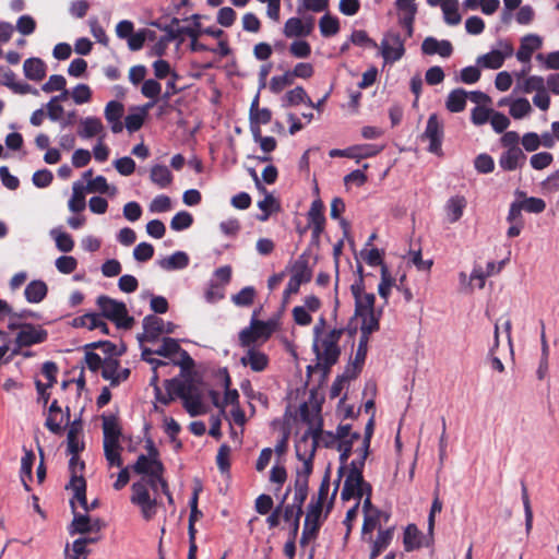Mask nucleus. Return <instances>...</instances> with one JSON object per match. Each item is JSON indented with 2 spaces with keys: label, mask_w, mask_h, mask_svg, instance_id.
I'll list each match as a JSON object with an SVG mask.
<instances>
[{
  "label": "nucleus",
  "mask_w": 559,
  "mask_h": 559,
  "mask_svg": "<svg viewBox=\"0 0 559 559\" xmlns=\"http://www.w3.org/2000/svg\"><path fill=\"white\" fill-rule=\"evenodd\" d=\"M321 308L320 299L310 295L305 297L304 305L297 306L292 310L294 322L300 326H308L312 323V313L319 311Z\"/></svg>",
  "instance_id": "nucleus-13"
},
{
  "label": "nucleus",
  "mask_w": 559,
  "mask_h": 559,
  "mask_svg": "<svg viewBox=\"0 0 559 559\" xmlns=\"http://www.w3.org/2000/svg\"><path fill=\"white\" fill-rule=\"evenodd\" d=\"M104 133V126L97 117H86L80 120L78 134L87 140Z\"/></svg>",
  "instance_id": "nucleus-30"
},
{
  "label": "nucleus",
  "mask_w": 559,
  "mask_h": 559,
  "mask_svg": "<svg viewBox=\"0 0 559 559\" xmlns=\"http://www.w3.org/2000/svg\"><path fill=\"white\" fill-rule=\"evenodd\" d=\"M76 499L73 497L71 499V507L73 510V521L69 527V533L71 535L74 534H87L92 532H98L102 528V522L99 519H91L86 514H80L75 511V501Z\"/></svg>",
  "instance_id": "nucleus-15"
},
{
  "label": "nucleus",
  "mask_w": 559,
  "mask_h": 559,
  "mask_svg": "<svg viewBox=\"0 0 559 559\" xmlns=\"http://www.w3.org/2000/svg\"><path fill=\"white\" fill-rule=\"evenodd\" d=\"M525 154L520 147L508 148L499 158V165L502 169L512 171L524 165Z\"/></svg>",
  "instance_id": "nucleus-26"
},
{
  "label": "nucleus",
  "mask_w": 559,
  "mask_h": 559,
  "mask_svg": "<svg viewBox=\"0 0 559 559\" xmlns=\"http://www.w3.org/2000/svg\"><path fill=\"white\" fill-rule=\"evenodd\" d=\"M185 352L180 348L177 340L171 337H165L163 338V344L155 349V355L164 356V357H171L173 355L178 354V359H173V364L175 365V361H178L181 359V353Z\"/></svg>",
  "instance_id": "nucleus-43"
},
{
  "label": "nucleus",
  "mask_w": 559,
  "mask_h": 559,
  "mask_svg": "<svg viewBox=\"0 0 559 559\" xmlns=\"http://www.w3.org/2000/svg\"><path fill=\"white\" fill-rule=\"evenodd\" d=\"M421 50L428 56L437 53L443 58H448L451 56L453 47L449 40H438L433 37H426L421 44Z\"/></svg>",
  "instance_id": "nucleus-27"
},
{
  "label": "nucleus",
  "mask_w": 559,
  "mask_h": 559,
  "mask_svg": "<svg viewBox=\"0 0 559 559\" xmlns=\"http://www.w3.org/2000/svg\"><path fill=\"white\" fill-rule=\"evenodd\" d=\"M193 223L192 215L186 211L178 212L170 221V228L180 231L189 228Z\"/></svg>",
  "instance_id": "nucleus-62"
},
{
  "label": "nucleus",
  "mask_w": 559,
  "mask_h": 559,
  "mask_svg": "<svg viewBox=\"0 0 559 559\" xmlns=\"http://www.w3.org/2000/svg\"><path fill=\"white\" fill-rule=\"evenodd\" d=\"M189 264V257L183 251H176L169 257L158 261V265L165 271L182 270Z\"/></svg>",
  "instance_id": "nucleus-35"
},
{
  "label": "nucleus",
  "mask_w": 559,
  "mask_h": 559,
  "mask_svg": "<svg viewBox=\"0 0 559 559\" xmlns=\"http://www.w3.org/2000/svg\"><path fill=\"white\" fill-rule=\"evenodd\" d=\"M468 97V94L462 90L456 88L453 90L445 102V107L451 112H461L464 110L466 105V98Z\"/></svg>",
  "instance_id": "nucleus-40"
},
{
  "label": "nucleus",
  "mask_w": 559,
  "mask_h": 559,
  "mask_svg": "<svg viewBox=\"0 0 559 559\" xmlns=\"http://www.w3.org/2000/svg\"><path fill=\"white\" fill-rule=\"evenodd\" d=\"M55 265L60 273L71 274L75 271L78 261L72 255H61L56 260Z\"/></svg>",
  "instance_id": "nucleus-64"
},
{
  "label": "nucleus",
  "mask_w": 559,
  "mask_h": 559,
  "mask_svg": "<svg viewBox=\"0 0 559 559\" xmlns=\"http://www.w3.org/2000/svg\"><path fill=\"white\" fill-rule=\"evenodd\" d=\"M123 112L124 107L120 102L110 100L105 106L104 115L114 133H120L123 130V123L121 121Z\"/></svg>",
  "instance_id": "nucleus-24"
},
{
  "label": "nucleus",
  "mask_w": 559,
  "mask_h": 559,
  "mask_svg": "<svg viewBox=\"0 0 559 559\" xmlns=\"http://www.w3.org/2000/svg\"><path fill=\"white\" fill-rule=\"evenodd\" d=\"M48 294V286L41 280L31 281L25 289L24 297L29 304H39L41 302Z\"/></svg>",
  "instance_id": "nucleus-31"
},
{
  "label": "nucleus",
  "mask_w": 559,
  "mask_h": 559,
  "mask_svg": "<svg viewBox=\"0 0 559 559\" xmlns=\"http://www.w3.org/2000/svg\"><path fill=\"white\" fill-rule=\"evenodd\" d=\"M309 226L313 238H319L324 230L325 217L323 215V204L321 201H313L308 212Z\"/></svg>",
  "instance_id": "nucleus-28"
},
{
  "label": "nucleus",
  "mask_w": 559,
  "mask_h": 559,
  "mask_svg": "<svg viewBox=\"0 0 559 559\" xmlns=\"http://www.w3.org/2000/svg\"><path fill=\"white\" fill-rule=\"evenodd\" d=\"M314 28V20L312 16L306 19L290 17L283 28V33L287 38H301L309 36Z\"/></svg>",
  "instance_id": "nucleus-17"
},
{
  "label": "nucleus",
  "mask_w": 559,
  "mask_h": 559,
  "mask_svg": "<svg viewBox=\"0 0 559 559\" xmlns=\"http://www.w3.org/2000/svg\"><path fill=\"white\" fill-rule=\"evenodd\" d=\"M102 314L99 313H85L73 320V326L86 328L87 330H96L102 321Z\"/></svg>",
  "instance_id": "nucleus-54"
},
{
  "label": "nucleus",
  "mask_w": 559,
  "mask_h": 559,
  "mask_svg": "<svg viewBox=\"0 0 559 559\" xmlns=\"http://www.w3.org/2000/svg\"><path fill=\"white\" fill-rule=\"evenodd\" d=\"M69 468L72 473L70 487L74 492V498L81 507L86 509V483L82 475H79L84 469V462L79 460L78 454H71Z\"/></svg>",
  "instance_id": "nucleus-8"
},
{
  "label": "nucleus",
  "mask_w": 559,
  "mask_h": 559,
  "mask_svg": "<svg viewBox=\"0 0 559 559\" xmlns=\"http://www.w3.org/2000/svg\"><path fill=\"white\" fill-rule=\"evenodd\" d=\"M394 285V280L391 276V274L388 271V267L385 265H382L381 267V282L378 286V293L381 298H383L385 301L390 295V290L392 286Z\"/></svg>",
  "instance_id": "nucleus-60"
},
{
  "label": "nucleus",
  "mask_w": 559,
  "mask_h": 559,
  "mask_svg": "<svg viewBox=\"0 0 559 559\" xmlns=\"http://www.w3.org/2000/svg\"><path fill=\"white\" fill-rule=\"evenodd\" d=\"M380 47L384 61L390 63L400 60L405 52L401 35L394 32H389L384 35Z\"/></svg>",
  "instance_id": "nucleus-10"
},
{
  "label": "nucleus",
  "mask_w": 559,
  "mask_h": 559,
  "mask_svg": "<svg viewBox=\"0 0 559 559\" xmlns=\"http://www.w3.org/2000/svg\"><path fill=\"white\" fill-rule=\"evenodd\" d=\"M82 431V424L80 420H74L71 423L67 441H68V452L70 454H79V452L83 451L84 442L80 440L79 435Z\"/></svg>",
  "instance_id": "nucleus-36"
},
{
  "label": "nucleus",
  "mask_w": 559,
  "mask_h": 559,
  "mask_svg": "<svg viewBox=\"0 0 559 559\" xmlns=\"http://www.w3.org/2000/svg\"><path fill=\"white\" fill-rule=\"evenodd\" d=\"M326 320L320 317L313 326V352L318 365L330 368L340 358L341 347L338 342L344 333L343 328L325 329Z\"/></svg>",
  "instance_id": "nucleus-2"
},
{
  "label": "nucleus",
  "mask_w": 559,
  "mask_h": 559,
  "mask_svg": "<svg viewBox=\"0 0 559 559\" xmlns=\"http://www.w3.org/2000/svg\"><path fill=\"white\" fill-rule=\"evenodd\" d=\"M360 439V433L352 431L350 425L338 426V442L336 450L340 452V461L342 465L347 464L354 443Z\"/></svg>",
  "instance_id": "nucleus-16"
},
{
  "label": "nucleus",
  "mask_w": 559,
  "mask_h": 559,
  "mask_svg": "<svg viewBox=\"0 0 559 559\" xmlns=\"http://www.w3.org/2000/svg\"><path fill=\"white\" fill-rule=\"evenodd\" d=\"M532 112V106L526 98H516L510 103V115L514 119H522Z\"/></svg>",
  "instance_id": "nucleus-53"
},
{
  "label": "nucleus",
  "mask_w": 559,
  "mask_h": 559,
  "mask_svg": "<svg viewBox=\"0 0 559 559\" xmlns=\"http://www.w3.org/2000/svg\"><path fill=\"white\" fill-rule=\"evenodd\" d=\"M441 9L448 24L456 25L461 22V14L459 13L456 0L442 1Z\"/></svg>",
  "instance_id": "nucleus-50"
},
{
  "label": "nucleus",
  "mask_w": 559,
  "mask_h": 559,
  "mask_svg": "<svg viewBox=\"0 0 559 559\" xmlns=\"http://www.w3.org/2000/svg\"><path fill=\"white\" fill-rule=\"evenodd\" d=\"M85 207V198L83 193V186L80 182H74L73 193L69 200V209L72 212H81Z\"/></svg>",
  "instance_id": "nucleus-55"
},
{
  "label": "nucleus",
  "mask_w": 559,
  "mask_h": 559,
  "mask_svg": "<svg viewBox=\"0 0 559 559\" xmlns=\"http://www.w3.org/2000/svg\"><path fill=\"white\" fill-rule=\"evenodd\" d=\"M176 325L173 322H165L162 318L148 314L143 319V336L139 341L156 342L162 334H171Z\"/></svg>",
  "instance_id": "nucleus-7"
},
{
  "label": "nucleus",
  "mask_w": 559,
  "mask_h": 559,
  "mask_svg": "<svg viewBox=\"0 0 559 559\" xmlns=\"http://www.w3.org/2000/svg\"><path fill=\"white\" fill-rule=\"evenodd\" d=\"M374 421L370 418L365 428V436L361 439L360 445L356 449L358 456H362L366 460L369 455L370 440L373 433Z\"/></svg>",
  "instance_id": "nucleus-56"
},
{
  "label": "nucleus",
  "mask_w": 559,
  "mask_h": 559,
  "mask_svg": "<svg viewBox=\"0 0 559 559\" xmlns=\"http://www.w3.org/2000/svg\"><path fill=\"white\" fill-rule=\"evenodd\" d=\"M527 70H522L521 73L518 74V82L515 86V92L523 94L531 93H539L544 92L547 88L546 81L543 76L539 75H531L526 76Z\"/></svg>",
  "instance_id": "nucleus-19"
},
{
  "label": "nucleus",
  "mask_w": 559,
  "mask_h": 559,
  "mask_svg": "<svg viewBox=\"0 0 559 559\" xmlns=\"http://www.w3.org/2000/svg\"><path fill=\"white\" fill-rule=\"evenodd\" d=\"M47 336V331L41 326L27 323L17 331L14 341L16 348L13 349V354H17L19 349L22 347H28L45 342Z\"/></svg>",
  "instance_id": "nucleus-9"
},
{
  "label": "nucleus",
  "mask_w": 559,
  "mask_h": 559,
  "mask_svg": "<svg viewBox=\"0 0 559 559\" xmlns=\"http://www.w3.org/2000/svg\"><path fill=\"white\" fill-rule=\"evenodd\" d=\"M50 236L53 238L59 251L68 253L73 250L74 240L69 234L62 231L60 228H52L50 230Z\"/></svg>",
  "instance_id": "nucleus-44"
},
{
  "label": "nucleus",
  "mask_w": 559,
  "mask_h": 559,
  "mask_svg": "<svg viewBox=\"0 0 559 559\" xmlns=\"http://www.w3.org/2000/svg\"><path fill=\"white\" fill-rule=\"evenodd\" d=\"M543 40L538 35L530 34L522 38L516 58L521 62H530L535 50L542 47Z\"/></svg>",
  "instance_id": "nucleus-29"
},
{
  "label": "nucleus",
  "mask_w": 559,
  "mask_h": 559,
  "mask_svg": "<svg viewBox=\"0 0 559 559\" xmlns=\"http://www.w3.org/2000/svg\"><path fill=\"white\" fill-rule=\"evenodd\" d=\"M311 427L296 442V455L298 460L313 461L318 440L316 439L314 423H310Z\"/></svg>",
  "instance_id": "nucleus-18"
},
{
  "label": "nucleus",
  "mask_w": 559,
  "mask_h": 559,
  "mask_svg": "<svg viewBox=\"0 0 559 559\" xmlns=\"http://www.w3.org/2000/svg\"><path fill=\"white\" fill-rule=\"evenodd\" d=\"M316 439L318 440V445L337 449L338 427L335 432L316 429Z\"/></svg>",
  "instance_id": "nucleus-57"
},
{
  "label": "nucleus",
  "mask_w": 559,
  "mask_h": 559,
  "mask_svg": "<svg viewBox=\"0 0 559 559\" xmlns=\"http://www.w3.org/2000/svg\"><path fill=\"white\" fill-rule=\"evenodd\" d=\"M175 365L180 367L179 376L165 381V393L159 386H156V400L168 405L179 397L191 416L204 414L206 412L204 396L207 392V384L203 380V376L195 369L194 360L188 352H182L181 359L175 361Z\"/></svg>",
  "instance_id": "nucleus-1"
},
{
  "label": "nucleus",
  "mask_w": 559,
  "mask_h": 559,
  "mask_svg": "<svg viewBox=\"0 0 559 559\" xmlns=\"http://www.w3.org/2000/svg\"><path fill=\"white\" fill-rule=\"evenodd\" d=\"M389 520V515L386 513L380 511H367L365 514V521L362 525V534L364 536L368 533H371L373 530L378 528V531L382 525V521L385 523Z\"/></svg>",
  "instance_id": "nucleus-39"
},
{
  "label": "nucleus",
  "mask_w": 559,
  "mask_h": 559,
  "mask_svg": "<svg viewBox=\"0 0 559 559\" xmlns=\"http://www.w3.org/2000/svg\"><path fill=\"white\" fill-rule=\"evenodd\" d=\"M312 276V272L308 266V261L305 258H299L294 266L292 277L296 280L298 283H308L310 282Z\"/></svg>",
  "instance_id": "nucleus-47"
},
{
  "label": "nucleus",
  "mask_w": 559,
  "mask_h": 559,
  "mask_svg": "<svg viewBox=\"0 0 559 559\" xmlns=\"http://www.w3.org/2000/svg\"><path fill=\"white\" fill-rule=\"evenodd\" d=\"M467 200L463 195H453L444 204V214L447 222L454 224L461 219L466 209Z\"/></svg>",
  "instance_id": "nucleus-25"
},
{
  "label": "nucleus",
  "mask_w": 559,
  "mask_h": 559,
  "mask_svg": "<svg viewBox=\"0 0 559 559\" xmlns=\"http://www.w3.org/2000/svg\"><path fill=\"white\" fill-rule=\"evenodd\" d=\"M23 71L28 80L39 82L46 76V64L39 58H28L24 61Z\"/></svg>",
  "instance_id": "nucleus-33"
},
{
  "label": "nucleus",
  "mask_w": 559,
  "mask_h": 559,
  "mask_svg": "<svg viewBox=\"0 0 559 559\" xmlns=\"http://www.w3.org/2000/svg\"><path fill=\"white\" fill-rule=\"evenodd\" d=\"M251 132L255 142L260 144V147L263 152L270 153L276 147V141L272 136H262L261 128L252 127Z\"/></svg>",
  "instance_id": "nucleus-61"
},
{
  "label": "nucleus",
  "mask_w": 559,
  "mask_h": 559,
  "mask_svg": "<svg viewBox=\"0 0 559 559\" xmlns=\"http://www.w3.org/2000/svg\"><path fill=\"white\" fill-rule=\"evenodd\" d=\"M394 527L380 528L377 538L372 542L370 559H376L388 548L393 539Z\"/></svg>",
  "instance_id": "nucleus-34"
},
{
  "label": "nucleus",
  "mask_w": 559,
  "mask_h": 559,
  "mask_svg": "<svg viewBox=\"0 0 559 559\" xmlns=\"http://www.w3.org/2000/svg\"><path fill=\"white\" fill-rule=\"evenodd\" d=\"M71 97L76 105L88 103L92 98V90L87 84H78L72 90Z\"/></svg>",
  "instance_id": "nucleus-63"
},
{
  "label": "nucleus",
  "mask_w": 559,
  "mask_h": 559,
  "mask_svg": "<svg viewBox=\"0 0 559 559\" xmlns=\"http://www.w3.org/2000/svg\"><path fill=\"white\" fill-rule=\"evenodd\" d=\"M319 28L323 37H331L340 32V22L337 17L326 13L320 19Z\"/></svg>",
  "instance_id": "nucleus-46"
},
{
  "label": "nucleus",
  "mask_w": 559,
  "mask_h": 559,
  "mask_svg": "<svg viewBox=\"0 0 559 559\" xmlns=\"http://www.w3.org/2000/svg\"><path fill=\"white\" fill-rule=\"evenodd\" d=\"M542 341V356L539 360V365L536 371V376L538 380H544L548 373V357H549V347L546 340L545 331H542L540 335Z\"/></svg>",
  "instance_id": "nucleus-52"
},
{
  "label": "nucleus",
  "mask_w": 559,
  "mask_h": 559,
  "mask_svg": "<svg viewBox=\"0 0 559 559\" xmlns=\"http://www.w3.org/2000/svg\"><path fill=\"white\" fill-rule=\"evenodd\" d=\"M96 305L102 317L112 321L117 328L130 329L133 325L134 319L129 316L127 306L122 301L102 295L96 299Z\"/></svg>",
  "instance_id": "nucleus-4"
},
{
  "label": "nucleus",
  "mask_w": 559,
  "mask_h": 559,
  "mask_svg": "<svg viewBox=\"0 0 559 559\" xmlns=\"http://www.w3.org/2000/svg\"><path fill=\"white\" fill-rule=\"evenodd\" d=\"M119 361L115 358L108 357L104 359V366L102 368V377L105 380L110 381V384L114 386V381L118 374L119 370Z\"/></svg>",
  "instance_id": "nucleus-59"
},
{
  "label": "nucleus",
  "mask_w": 559,
  "mask_h": 559,
  "mask_svg": "<svg viewBox=\"0 0 559 559\" xmlns=\"http://www.w3.org/2000/svg\"><path fill=\"white\" fill-rule=\"evenodd\" d=\"M96 538L80 537L70 546L67 544L64 548V559H87L86 546L96 542Z\"/></svg>",
  "instance_id": "nucleus-32"
},
{
  "label": "nucleus",
  "mask_w": 559,
  "mask_h": 559,
  "mask_svg": "<svg viewBox=\"0 0 559 559\" xmlns=\"http://www.w3.org/2000/svg\"><path fill=\"white\" fill-rule=\"evenodd\" d=\"M231 449L228 444H222L216 454V464L222 474L229 473Z\"/></svg>",
  "instance_id": "nucleus-58"
},
{
  "label": "nucleus",
  "mask_w": 559,
  "mask_h": 559,
  "mask_svg": "<svg viewBox=\"0 0 559 559\" xmlns=\"http://www.w3.org/2000/svg\"><path fill=\"white\" fill-rule=\"evenodd\" d=\"M70 420L69 408H67V414H48L45 426L52 433L59 435L62 432V425L68 424Z\"/></svg>",
  "instance_id": "nucleus-49"
},
{
  "label": "nucleus",
  "mask_w": 559,
  "mask_h": 559,
  "mask_svg": "<svg viewBox=\"0 0 559 559\" xmlns=\"http://www.w3.org/2000/svg\"><path fill=\"white\" fill-rule=\"evenodd\" d=\"M275 320L260 321L253 319L249 328L239 333V343L242 347H250L259 342H265L276 330Z\"/></svg>",
  "instance_id": "nucleus-5"
},
{
  "label": "nucleus",
  "mask_w": 559,
  "mask_h": 559,
  "mask_svg": "<svg viewBox=\"0 0 559 559\" xmlns=\"http://www.w3.org/2000/svg\"><path fill=\"white\" fill-rule=\"evenodd\" d=\"M513 47L508 41H500L499 48L479 56L476 60L477 66L486 69H499L502 67L506 58L511 57Z\"/></svg>",
  "instance_id": "nucleus-11"
},
{
  "label": "nucleus",
  "mask_w": 559,
  "mask_h": 559,
  "mask_svg": "<svg viewBox=\"0 0 559 559\" xmlns=\"http://www.w3.org/2000/svg\"><path fill=\"white\" fill-rule=\"evenodd\" d=\"M103 433H104V445L109 447H121L120 437L121 428L118 424L117 418L114 415H103Z\"/></svg>",
  "instance_id": "nucleus-21"
},
{
  "label": "nucleus",
  "mask_w": 559,
  "mask_h": 559,
  "mask_svg": "<svg viewBox=\"0 0 559 559\" xmlns=\"http://www.w3.org/2000/svg\"><path fill=\"white\" fill-rule=\"evenodd\" d=\"M271 111L266 108L260 109L258 107V98H255L251 105L250 109V121H251V128L252 127H259L261 124H266L271 120Z\"/></svg>",
  "instance_id": "nucleus-45"
},
{
  "label": "nucleus",
  "mask_w": 559,
  "mask_h": 559,
  "mask_svg": "<svg viewBox=\"0 0 559 559\" xmlns=\"http://www.w3.org/2000/svg\"><path fill=\"white\" fill-rule=\"evenodd\" d=\"M264 199L258 202V207L262 211V214L258 215L257 218L260 222H265L273 213L281 210V204L277 199L265 190Z\"/></svg>",
  "instance_id": "nucleus-38"
},
{
  "label": "nucleus",
  "mask_w": 559,
  "mask_h": 559,
  "mask_svg": "<svg viewBox=\"0 0 559 559\" xmlns=\"http://www.w3.org/2000/svg\"><path fill=\"white\" fill-rule=\"evenodd\" d=\"M366 460L358 456L353 460L348 465H341L338 468V476L345 475L344 486L341 492L343 500L360 499L365 492H371V486L364 480L362 469Z\"/></svg>",
  "instance_id": "nucleus-3"
},
{
  "label": "nucleus",
  "mask_w": 559,
  "mask_h": 559,
  "mask_svg": "<svg viewBox=\"0 0 559 559\" xmlns=\"http://www.w3.org/2000/svg\"><path fill=\"white\" fill-rule=\"evenodd\" d=\"M381 317V310L364 313L358 316L361 319V335L368 336L379 330V320Z\"/></svg>",
  "instance_id": "nucleus-41"
},
{
  "label": "nucleus",
  "mask_w": 559,
  "mask_h": 559,
  "mask_svg": "<svg viewBox=\"0 0 559 559\" xmlns=\"http://www.w3.org/2000/svg\"><path fill=\"white\" fill-rule=\"evenodd\" d=\"M131 468L134 473L144 476H157V473H164V465L160 460L145 454H140Z\"/></svg>",
  "instance_id": "nucleus-20"
},
{
  "label": "nucleus",
  "mask_w": 559,
  "mask_h": 559,
  "mask_svg": "<svg viewBox=\"0 0 559 559\" xmlns=\"http://www.w3.org/2000/svg\"><path fill=\"white\" fill-rule=\"evenodd\" d=\"M381 147L371 144L355 145L349 147L348 158L361 159L377 155Z\"/></svg>",
  "instance_id": "nucleus-51"
},
{
  "label": "nucleus",
  "mask_w": 559,
  "mask_h": 559,
  "mask_svg": "<svg viewBox=\"0 0 559 559\" xmlns=\"http://www.w3.org/2000/svg\"><path fill=\"white\" fill-rule=\"evenodd\" d=\"M432 543L429 535L425 537L415 524H409L404 531L403 544L406 551H413L423 547L429 546Z\"/></svg>",
  "instance_id": "nucleus-22"
},
{
  "label": "nucleus",
  "mask_w": 559,
  "mask_h": 559,
  "mask_svg": "<svg viewBox=\"0 0 559 559\" xmlns=\"http://www.w3.org/2000/svg\"><path fill=\"white\" fill-rule=\"evenodd\" d=\"M240 364L254 372H261L267 367L269 358L263 352L250 346L240 358Z\"/></svg>",
  "instance_id": "nucleus-23"
},
{
  "label": "nucleus",
  "mask_w": 559,
  "mask_h": 559,
  "mask_svg": "<svg viewBox=\"0 0 559 559\" xmlns=\"http://www.w3.org/2000/svg\"><path fill=\"white\" fill-rule=\"evenodd\" d=\"M35 462V454L32 450H26L24 448V455L21 459V469H20V478L25 488V490L29 491L28 481L32 480V469Z\"/></svg>",
  "instance_id": "nucleus-37"
},
{
  "label": "nucleus",
  "mask_w": 559,
  "mask_h": 559,
  "mask_svg": "<svg viewBox=\"0 0 559 559\" xmlns=\"http://www.w3.org/2000/svg\"><path fill=\"white\" fill-rule=\"evenodd\" d=\"M352 294L355 299V316L358 317L364 313L376 311L374 301L376 297L372 293H366L364 281L360 277L356 283L350 286Z\"/></svg>",
  "instance_id": "nucleus-12"
},
{
  "label": "nucleus",
  "mask_w": 559,
  "mask_h": 559,
  "mask_svg": "<svg viewBox=\"0 0 559 559\" xmlns=\"http://www.w3.org/2000/svg\"><path fill=\"white\" fill-rule=\"evenodd\" d=\"M443 138V124L436 114L429 116L423 139L429 141V152L441 154V142Z\"/></svg>",
  "instance_id": "nucleus-14"
},
{
  "label": "nucleus",
  "mask_w": 559,
  "mask_h": 559,
  "mask_svg": "<svg viewBox=\"0 0 559 559\" xmlns=\"http://www.w3.org/2000/svg\"><path fill=\"white\" fill-rule=\"evenodd\" d=\"M150 178L159 188H166L171 183L170 170L164 165H155L151 169Z\"/></svg>",
  "instance_id": "nucleus-42"
},
{
  "label": "nucleus",
  "mask_w": 559,
  "mask_h": 559,
  "mask_svg": "<svg viewBox=\"0 0 559 559\" xmlns=\"http://www.w3.org/2000/svg\"><path fill=\"white\" fill-rule=\"evenodd\" d=\"M215 379L221 381V386L224 390V396L221 397L217 391H212V405L224 409L227 406L234 407V405H238L239 394L237 390H231L230 378L226 368L219 369L215 373Z\"/></svg>",
  "instance_id": "nucleus-6"
},
{
  "label": "nucleus",
  "mask_w": 559,
  "mask_h": 559,
  "mask_svg": "<svg viewBox=\"0 0 559 559\" xmlns=\"http://www.w3.org/2000/svg\"><path fill=\"white\" fill-rule=\"evenodd\" d=\"M131 490L132 495L130 500L134 506L152 499L148 492L147 483L145 481L144 478L133 483L131 486Z\"/></svg>",
  "instance_id": "nucleus-48"
}]
</instances>
